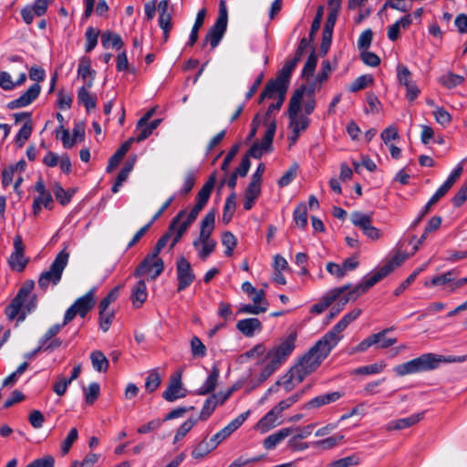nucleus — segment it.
<instances>
[{
	"label": "nucleus",
	"mask_w": 467,
	"mask_h": 467,
	"mask_svg": "<svg viewBox=\"0 0 467 467\" xmlns=\"http://www.w3.org/2000/svg\"><path fill=\"white\" fill-rule=\"evenodd\" d=\"M462 173V164H458L451 172L446 181L438 188L441 194H446L455 182L460 178Z\"/></svg>",
	"instance_id": "obj_48"
},
{
	"label": "nucleus",
	"mask_w": 467,
	"mask_h": 467,
	"mask_svg": "<svg viewBox=\"0 0 467 467\" xmlns=\"http://www.w3.org/2000/svg\"><path fill=\"white\" fill-rule=\"evenodd\" d=\"M454 271L451 270L442 275L433 276L430 280L425 281L424 285L430 286H441L446 285L447 291L449 292L451 283H453Z\"/></svg>",
	"instance_id": "obj_39"
},
{
	"label": "nucleus",
	"mask_w": 467,
	"mask_h": 467,
	"mask_svg": "<svg viewBox=\"0 0 467 467\" xmlns=\"http://www.w3.org/2000/svg\"><path fill=\"white\" fill-rule=\"evenodd\" d=\"M335 348L334 345L330 344L324 337H322L310 349L317 359L321 362L330 354L331 350Z\"/></svg>",
	"instance_id": "obj_33"
},
{
	"label": "nucleus",
	"mask_w": 467,
	"mask_h": 467,
	"mask_svg": "<svg viewBox=\"0 0 467 467\" xmlns=\"http://www.w3.org/2000/svg\"><path fill=\"white\" fill-rule=\"evenodd\" d=\"M222 244L225 246V255L232 256L237 244L235 236L231 232H224L222 235Z\"/></svg>",
	"instance_id": "obj_57"
},
{
	"label": "nucleus",
	"mask_w": 467,
	"mask_h": 467,
	"mask_svg": "<svg viewBox=\"0 0 467 467\" xmlns=\"http://www.w3.org/2000/svg\"><path fill=\"white\" fill-rule=\"evenodd\" d=\"M99 34V31L91 26L87 29V31L85 33V36H86L85 50H86V52H90L95 48V47L98 44Z\"/></svg>",
	"instance_id": "obj_60"
},
{
	"label": "nucleus",
	"mask_w": 467,
	"mask_h": 467,
	"mask_svg": "<svg viewBox=\"0 0 467 467\" xmlns=\"http://www.w3.org/2000/svg\"><path fill=\"white\" fill-rule=\"evenodd\" d=\"M467 361V355L443 356L425 353L393 368L397 377L419 374L437 369L442 363H462Z\"/></svg>",
	"instance_id": "obj_1"
},
{
	"label": "nucleus",
	"mask_w": 467,
	"mask_h": 467,
	"mask_svg": "<svg viewBox=\"0 0 467 467\" xmlns=\"http://www.w3.org/2000/svg\"><path fill=\"white\" fill-rule=\"evenodd\" d=\"M294 221L296 224L304 228L307 224V208L305 203H299L294 211Z\"/></svg>",
	"instance_id": "obj_55"
},
{
	"label": "nucleus",
	"mask_w": 467,
	"mask_h": 467,
	"mask_svg": "<svg viewBox=\"0 0 467 467\" xmlns=\"http://www.w3.org/2000/svg\"><path fill=\"white\" fill-rule=\"evenodd\" d=\"M467 361V355L443 356L425 353L393 368L397 377L419 374L437 369L442 363H462Z\"/></svg>",
	"instance_id": "obj_2"
},
{
	"label": "nucleus",
	"mask_w": 467,
	"mask_h": 467,
	"mask_svg": "<svg viewBox=\"0 0 467 467\" xmlns=\"http://www.w3.org/2000/svg\"><path fill=\"white\" fill-rule=\"evenodd\" d=\"M305 94L304 88H297L289 101L288 117L289 128L296 132L305 131L310 123V119L304 115H299L301 102Z\"/></svg>",
	"instance_id": "obj_9"
},
{
	"label": "nucleus",
	"mask_w": 467,
	"mask_h": 467,
	"mask_svg": "<svg viewBox=\"0 0 467 467\" xmlns=\"http://www.w3.org/2000/svg\"><path fill=\"white\" fill-rule=\"evenodd\" d=\"M41 87L38 83L30 86L19 98L8 102L7 108L15 109L30 105L39 95Z\"/></svg>",
	"instance_id": "obj_19"
},
{
	"label": "nucleus",
	"mask_w": 467,
	"mask_h": 467,
	"mask_svg": "<svg viewBox=\"0 0 467 467\" xmlns=\"http://www.w3.org/2000/svg\"><path fill=\"white\" fill-rule=\"evenodd\" d=\"M351 223L364 233L372 225V214L354 212L351 213Z\"/></svg>",
	"instance_id": "obj_44"
},
{
	"label": "nucleus",
	"mask_w": 467,
	"mask_h": 467,
	"mask_svg": "<svg viewBox=\"0 0 467 467\" xmlns=\"http://www.w3.org/2000/svg\"><path fill=\"white\" fill-rule=\"evenodd\" d=\"M304 394H305V389H302V390L291 395L287 399L281 400L274 408L277 412H279L281 414L284 410H287L293 404L297 402L303 397Z\"/></svg>",
	"instance_id": "obj_53"
},
{
	"label": "nucleus",
	"mask_w": 467,
	"mask_h": 467,
	"mask_svg": "<svg viewBox=\"0 0 467 467\" xmlns=\"http://www.w3.org/2000/svg\"><path fill=\"white\" fill-rule=\"evenodd\" d=\"M443 196L444 194H441V192L439 190H437L435 193L428 201V202L425 204V206L422 208V210L420 212L418 217L411 223V228L416 227L418 223L422 220V218L429 213L431 207Z\"/></svg>",
	"instance_id": "obj_49"
},
{
	"label": "nucleus",
	"mask_w": 467,
	"mask_h": 467,
	"mask_svg": "<svg viewBox=\"0 0 467 467\" xmlns=\"http://www.w3.org/2000/svg\"><path fill=\"white\" fill-rule=\"evenodd\" d=\"M296 334L291 333L281 338L277 344L267 351L265 356V360L267 363L260 373V380H265L286 361L296 348Z\"/></svg>",
	"instance_id": "obj_5"
},
{
	"label": "nucleus",
	"mask_w": 467,
	"mask_h": 467,
	"mask_svg": "<svg viewBox=\"0 0 467 467\" xmlns=\"http://www.w3.org/2000/svg\"><path fill=\"white\" fill-rule=\"evenodd\" d=\"M92 87V79H88V86H82L78 90V101L82 104L88 111L97 107V97L89 92Z\"/></svg>",
	"instance_id": "obj_23"
},
{
	"label": "nucleus",
	"mask_w": 467,
	"mask_h": 467,
	"mask_svg": "<svg viewBox=\"0 0 467 467\" xmlns=\"http://www.w3.org/2000/svg\"><path fill=\"white\" fill-rule=\"evenodd\" d=\"M34 287L35 282L33 280H26L22 285L16 296L5 309L8 320L17 319V321L22 322L28 314L36 308L37 298L33 294Z\"/></svg>",
	"instance_id": "obj_3"
},
{
	"label": "nucleus",
	"mask_w": 467,
	"mask_h": 467,
	"mask_svg": "<svg viewBox=\"0 0 467 467\" xmlns=\"http://www.w3.org/2000/svg\"><path fill=\"white\" fill-rule=\"evenodd\" d=\"M217 446L218 444L213 441V437L209 441L204 439L194 447L192 451V456L195 460H202L217 448Z\"/></svg>",
	"instance_id": "obj_32"
},
{
	"label": "nucleus",
	"mask_w": 467,
	"mask_h": 467,
	"mask_svg": "<svg viewBox=\"0 0 467 467\" xmlns=\"http://www.w3.org/2000/svg\"><path fill=\"white\" fill-rule=\"evenodd\" d=\"M215 183V176H211L208 181L202 185L201 190L196 195V203L192 210L187 213L183 219H180L175 224V228L171 233V243L170 248L172 249L182 239L191 224L196 220L200 212L203 209L209 201Z\"/></svg>",
	"instance_id": "obj_4"
},
{
	"label": "nucleus",
	"mask_w": 467,
	"mask_h": 467,
	"mask_svg": "<svg viewBox=\"0 0 467 467\" xmlns=\"http://www.w3.org/2000/svg\"><path fill=\"white\" fill-rule=\"evenodd\" d=\"M68 258L69 254L65 249L57 254L48 270L41 273L38 278L37 283L40 289L46 291L50 285H57L60 282L63 271L67 265Z\"/></svg>",
	"instance_id": "obj_8"
},
{
	"label": "nucleus",
	"mask_w": 467,
	"mask_h": 467,
	"mask_svg": "<svg viewBox=\"0 0 467 467\" xmlns=\"http://www.w3.org/2000/svg\"><path fill=\"white\" fill-rule=\"evenodd\" d=\"M343 439H344V435L337 434V435L327 437V438H325L322 440L316 441L312 442L311 445L314 448L327 451V450L333 449L337 444H339Z\"/></svg>",
	"instance_id": "obj_45"
},
{
	"label": "nucleus",
	"mask_w": 467,
	"mask_h": 467,
	"mask_svg": "<svg viewBox=\"0 0 467 467\" xmlns=\"http://www.w3.org/2000/svg\"><path fill=\"white\" fill-rule=\"evenodd\" d=\"M386 364L384 362L373 363L367 366H362L354 369L353 374L356 375H371L379 374L384 370Z\"/></svg>",
	"instance_id": "obj_51"
},
{
	"label": "nucleus",
	"mask_w": 467,
	"mask_h": 467,
	"mask_svg": "<svg viewBox=\"0 0 467 467\" xmlns=\"http://www.w3.org/2000/svg\"><path fill=\"white\" fill-rule=\"evenodd\" d=\"M276 130V123L275 120H272L264 134L263 140L260 145L265 149V150H272V143L274 140V136Z\"/></svg>",
	"instance_id": "obj_54"
},
{
	"label": "nucleus",
	"mask_w": 467,
	"mask_h": 467,
	"mask_svg": "<svg viewBox=\"0 0 467 467\" xmlns=\"http://www.w3.org/2000/svg\"><path fill=\"white\" fill-rule=\"evenodd\" d=\"M184 395L180 379H174L162 393L163 399L167 401H174Z\"/></svg>",
	"instance_id": "obj_40"
},
{
	"label": "nucleus",
	"mask_w": 467,
	"mask_h": 467,
	"mask_svg": "<svg viewBox=\"0 0 467 467\" xmlns=\"http://www.w3.org/2000/svg\"><path fill=\"white\" fill-rule=\"evenodd\" d=\"M344 393L341 391H333L329 393H324L321 395H318L310 400H308L305 405L304 409L310 410V409H318L322 406L329 405L331 403H334L337 401L339 399L343 397Z\"/></svg>",
	"instance_id": "obj_21"
},
{
	"label": "nucleus",
	"mask_w": 467,
	"mask_h": 467,
	"mask_svg": "<svg viewBox=\"0 0 467 467\" xmlns=\"http://www.w3.org/2000/svg\"><path fill=\"white\" fill-rule=\"evenodd\" d=\"M228 13L225 0H221L219 5V14L214 25L208 30L202 47L210 44L212 49L215 48L221 42L227 27Z\"/></svg>",
	"instance_id": "obj_10"
},
{
	"label": "nucleus",
	"mask_w": 467,
	"mask_h": 467,
	"mask_svg": "<svg viewBox=\"0 0 467 467\" xmlns=\"http://www.w3.org/2000/svg\"><path fill=\"white\" fill-rule=\"evenodd\" d=\"M261 193V187L254 185V183H249L244 192V208L249 211L254 206L256 199Z\"/></svg>",
	"instance_id": "obj_41"
},
{
	"label": "nucleus",
	"mask_w": 467,
	"mask_h": 467,
	"mask_svg": "<svg viewBox=\"0 0 467 467\" xmlns=\"http://www.w3.org/2000/svg\"><path fill=\"white\" fill-rule=\"evenodd\" d=\"M335 348L334 345L330 344L324 337H322L310 349L317 359L321 362L330 354L331 350Z\"/></svg>",
	"instance_id": "obj_34"
},
{
	"label": "nucleus",
	"mask_w": 467,
	"mask_h": 467,
	"mask_svg": "<svg viewBox=\"0 0 467 467\" xmlns=\"http://www.w3.org/2000/svg\"><path fill=\"white\" fill-rule=\"evenodd\" d=\"M216 211L210 210L202 218L199 236L193 240L192 245L198 256L205 261L215 250L217 242L211 237L215 226Z\"/></svg>",
	"instance_id": "obj_6"
},
{
	"label": "nucleus",
	"mask_w": 467,
	"mask_h": 467,
	"mask_svg": "<svg viewBox=\"0 0 467 467\" xmlns=\"http://www.w3.org/2000/svg\"><path fill=\"white\" fill-rule=\"evenodd\" d=\"M191 352L193 358H203L207 354V349L205 345L201 341V339L194 336L192 337L191 342Z\"/></svg>",
	"instance_id": "obj_56"
},
{
	"label": "nucleus",
	"mask_w": 467,
	"mask_h": 467,
	"mask_svg": "<svg viewBox=\"0 0 467 467\" xmlns=\"http://www.w3.org/2000/svg\"><path fill=\"white\" fill-rule=\"evenodd\" d=\"M322 362L309 350L299 359L285 376L284 389L289 392L294 388V382L301 383L304 379L315 371Z\"/></svg>",
	"instance_id": "obj_7"
},
{
	"label": "nucleus",
	"mask_w": 467,
	"mask_h": 467,
	"mask_svg": "<svg viewBox=\"0 0 467 467\" xmlns=\"http://www.w3.org/2000/svg\"><path fill=\"white\" fill-rule=\"evenodd\" d=\"M33 126L31 121H26L16 134V140L19 147H22L29 139L32 133Z\"/></svg>",
	"instance_id": "obj_59"
},
{
	"label": "nucleus",
	"mask_w": 467,
	"mask_h": 467,
	"mask_svg": "<svg viewBox=\"0 0 467 467\" xmlns=\"http://www.w3.org/2000/svg\"><path fill=\"white\" fill-rule=\"evenodd\" d=\"M361 458L359 454L353 453L347 457L333 461L330 462L329 467H351L359 464Z\"/></svg>",
	"instance_id": "obj_52"
},
{
	"label": "nucleus",
	"mask_w": 467,
	"mask_h": 467,
	"mask_svg": "<svg viewBox=\"0 0 467 467\" xmlns=\"http://www.w3.org/2000/svg\"><path fill=\"white\" fill-rule=\"evenodd\" d=\"M230 394H231V391H229L226 394L220 393L218 395L220 397V400H218L217 395H212L211 397H209L204 401L202 411L200 413V419L202 420H207L212 415V413L214 411L217 405L219 403L223 404L229 398Z\"/></svg>",
	"instance_id": "obj_24"
},
{
	"label": "nucleus",
	"mask_w": 467,
	"mask_h": 467,
	"mask_svg": "<svg viewBox=\"0 0 467 467\" xmlns=\"http://www.w3.org/2000/svg\"><path fill=\"white\" fill-rule=\"evenodd\" d=\"M90 360L93 368L98 372H106L109 363L106 356L100 350L92 351Z\"/></svg>",
	"instance_id": "obj_43"
},
{
	"label": "nucleus",
	"mask_w": 467,
	"mask_h": 467,
	"mask_svg": "<svg viewBox=\"0 0 467 467\" xmlns=\"http://www.w3.org/2000/svg\"><path fill=\"white\" fill-rule=\"evenodd\" d=\"M349 286L350 284H348L340 287L330 289L322 296L319 303L312 306L311 312L315 314L323 313L332 303L337 300Z\"/></svg>",
	"instance_id": "obj_17"
},
{
	"label": "nucleus",
	"mask_w": 467,
	"mask_h": 467,
	"mask_svg": "<svg viewBox=\"0 0 467 467\" xmlns=\"http://www.w3.org/2000/svg\"><path fill=\"white\" fill-rule=\"evenodd\" d=\"M397 78L399 83L406 88V99L413 101L420 93V89L412 80V74L410 69L403 64L397 66Z\"/></svg>",
	"instance_id": "obj_14"
},
{
	"label": "nucleus",
	"mask_w": 467,
	"mask_h": 467,
	"mask_svg": "<svg viewBox=\"0 0 467 467\" xmlns=\"http://www.w3.org/2000/svg\"><path fill=\"white\" fill-rule=\"evenodd\" d=\"M412 23L411 15L402 16L400 19L396 21L393 25L389 27L388 37L391 41H395L400 37V31L401 28L407 29Z\"/></svg>",
	"instance_id": "obj_36"
},
{
	"label": "nucleus",
	"mask_w": 467,
	"mask_h": 467,
	"mask_svg": "<svg viewBox=\"0 0 467 467\" xmlns=\"http://www.w3.org/2000/svg\"><path fill=\"white\" fill-rule=\"evenodd\" d=\"M94 291H95V288H92L87 294H85L83 296L78 298L73 303V306L77 309V311L78 312V315L81 317H84L88 314V312L93 307V306L95 304Z\"/></svg>",
	"instance_id": "obj_27"
},
{
	"label": "nucleus",
	"mask_w": 467,
	"mask_h": 467,
	"mask_svg": "<svg viewBox=\"0 0 467 467\" xmlns=\"http://www.w3.org/2000/svg\"><path fill=\"white\" fill-rule=\"evenodd\" d=\"M293 433V428H283L276 432L269 435L264 441V447L266 450L275 449L280 442Z\"/></svg>",
	"instance_id": "obj_29"
},
{
	"label": "nucleus",
	"mask_w": 467,
	"mask_h": 467,
	"mask_svg": "<svg viewBox=\"0 0 467 467\" xmlns=\"http://www.w3.org/2000/svg\"><path fill=\"white\" fill-rule=\"evenodd\" d=\"M78 76L83 80V86H88V79H92V82L94 81L95 71L90 67L89 57H83L80 58L78 68Z\"/></svg>",
	"instance_id": "obj_37"
},
{
	"label": "nucleus",
	"mask_w": 467,
	"mask_h": 467,
	"mask_svg": "<svg viewBox=\"0 0 467 467\" xmlns=\"http://www.w3.org/2000/svg\"><path fill=\"white\" fill-rule=\"evenodd\" d=\"M464 77L449 71L438 78V82L445 88H454L464 82Z\"/></svg>",
	"instance_id": "obj_38"
},
{
	"label": "nucleus",
	"mask_w": 467,
	"mask_h": 467,
	"mask_svg": "<svg viewBox=\"0 0 467 467\" xmlns=\"http://www.w3.org/2000/svg\"><path fill=\"white\" fill-rule=\"evenodd\" d=\"M176 275L178 280V292L185 290L195 280V275L192 265L184 256H180L176 262Z\"/></svg>",
	"instance_id": "obj_13"
},
{
	"label": "nucleus",
	"mask_w": 467,
	"mask_h": 467,
	"mask_svg": "<svg viewBox=\"0 0 467 467\" xmlns=\"http://www.w3.org/2000/svg\"><path fill=\"white\" fill-rule=\"evenodd\" d=\"M24 251L22 237L17 234L14 237V251L8 259V264L13 270L22 272L27 265L28 259L25 257Z\"/></svg>",
	"instance_id": "obj_16"
},
{
	"label": "nucleus",
	"mask_w": 467,
	"mask_h": 467,
	"mask_svg": "<svg viewBox=\"0 0 467 467\" xmlns=\"http://www.w3.org/2000/svg\"><path fill=\"white\" fill-rule=\"evenodd\" d=\"M162 248L156 244L152 253L148 254L138 265L134 272V276H143L144 273L147 272L146 269H148V265L150 263V260H156V263H154L155 272L152 275V279H156L163 272L164 269V262L161 258L159 257V254Z\"/></svg>",
	"instance_id": "obj_15"
},
{
	"label": "nucleus",
	"mask_w": 467,
	"mask_h": 467,
	"mask_svg": "<svg viewBox=\"0 0 467 467\" xmlns=\"http://www.w3.org/2000/svg\"><path fill=\"white\" fill-rule=\"evenodd\" d=\"M373 77L371 75H362L357 78L350 85L349 91L357 92L373 83Z\"/></svg>",
	"instance_id": "obj_58"
},
{
	"label": "nucleus",
	"mask_w": 467,
	"mask_h": 467,
	"mask_svg": "<svg viewBox=\"0 0 467 467\" xmlns=\"http://www.w3.org/2000/svg\"><path fill=\"white\" fill-rule=\"evenodd\" d=\"M52 191L56 199L60 202V204L67 205V203L70 202L71 198L73 196V192H70L68 191H66L58 182L54 183Z\"/></svg>",
	"instance_id": "obj_50"
},
{
	"label": "nucleus",
	"mask_w": 467,
	"mask_h": 467,
	"mask_svg": "<svg viewBox=\"0 0 467 467\" xmlns=\"http://www.w3.org/2000/svg\"><path fill=\"white\" fill-rule=\"evenodd\" d=\"M262 327L261 321L255 317L241 319L236 324V328L248 337H253L255 332H260Z\"/></svg>",
	"instance_id": "obj_25"
},
{
	"label": "nucleus",
	"mask_w": 467,
	"mask_h": 467,
	"mask_svg": "<svg viewBox=\"0 0 467 467\" xmlns=\"http://www.w3.org/2000/svg\"><path fill=\"white\" fill-rule=\"evenodd\" d=\"M344 330L339 327L338 323H337L328 332H327L323 337L330 342V344L335 347L338 344V342L342 339V332Z\"/></svg>",
	"instance_id": "obj_61"
},
{
	"label": "nucleus",
	"mask_w": 467,
	"mask_h": 467,
	"mask_svg": "<svg viewBox=\"0 0 467 467\" xmlns=\"http://www.w3.org/2000/svg\"><path fill=\"white\" fill-rule=\"evenodd\" d=\"M280 415L275 408L269 410L255 425L254 429L261 433H265L272 428L275 427Z\"/></svg>",
	"instance_id": "obj_28"
},
{
	"label": "nucleus",
	"mask_w": 467,
	"mask_h": 467,
	"mask_svg": "<svg viewBox=\"0 0 467 467\" xmlns=\"http://www.w3.org/2000/svg\"><path fill=\"white\" fill-rule=\"evenodd\" d=\"M113 311L99 308V327L103 332H107L112 323Z\"/></svg>",
	"instance_id": "obj_62"
},
{
	"label": "nucleus",
	"mask_w": 467,
	"mask_h": 467,
	"mask_svg": "<svg viewBox=\"0 0 467 467\" xmlns=\"http://www.w3.org/2000/svg\"><path fill=\"white\" fill-rule=\"evenodd\" d=\"M267 89H268V85L266 84L264 91L261 93V95L259 97V103H261L265 99H271L276 100L275 103H272L268 107L266 116H270V114L274 110H279L280 108L282 107V105L285 101L286 90H281L279 88L276 89L275 88H271L269 91H267Z\"/></svg>",
	"instance_id": "obj_20"
},
{
	"label": "nucleus",
	"mask_w": 467,
	"mask_h": 467,
	"mask_svg": "<svg viewBox=\"0 0 467 467\" xmlns=\"http://www.w3.org/2000/svg\"><path fill=\"white\" fill-rule=\"evenodd\" d=\"M219 376H220V372H219L218 368L213 367L212 368L210 374L208 375L207 379H205V381L198 389L197 394L203 396V395H207V394L213 392L217 386Z\"/></svg>",
	"instance_id": "obj_35"
},
{
	"label": "nucleus",
	"mask_w": 467,
	"mask_h": 467,
	"mask_svg": "<svg viewBox=\"0 0 467 467\" xmlns=\"http://www.w3.org/2000/svg\"><path fill=\"white\" fill-rule=\"evenodd\" d=\"M300 59L301 55L296 54L293 59L285 61V65L283 66L275 79L271 80L267 83V91H269L273 88L287 91L289 79L291 78L292 72L294 71L295 67H296Z\"/></svg>",
	"instance_id": "obj_12"
},
{
	"label": "nucleus",
	"mask_w": 467,
	"mask_h": 467,
	"mask_svg": "<svg viewBox=\"0 0 467 467\" xmlns=\"http://www.w3.org/2000/svg\"><path fill=\"white\" fill-rule=\"evenodd\" d=\"M378 283L377 279L371 275V273L366 275L362 281L356 285H350L349 288L347 289L337 300L340 301L342 306H345L348 302L357 300L360 296L365 294L368 289L374 286Z\"/></svg>",
	"instance_id": "obj_11"
},
{
	"label": "nucleus",
	"mask_w": 467,
	"mask_h": 467,
	"mask_svg": "<svg viewBox=\"0 0 467 467\" xmlns=\"http://www.w3.org/2000/svg\"><path fill=\"white\" fill-rule=\"evenodd\" d=\"M249 414L250 411L247 410L238 415L235 419L230 421L224 428H223L221 431H219L213 436V441H215L216 443L219 445L223 441L228 439L236 430H238L243 425V423L248 418Z\"/></svg>",
	"instance_id": "obj_18"
},
{
	"label": "nucleus",
	"mask_w": 467,
	"mask_h": 467,
	"mask_svg": "<svg viewBox=\"0 0 467 467\" xmlns=\"http://www.w3.org/2000/svg\"><path fill=\"white\" fill-rule=\"evenodd\" d=\"M424 417V412H419L413 415H410L407 418L398 419L394 420H390L386 424L385 429L388 431H400L410 426L415 425L419 421H420Z\"/></svg>",
	"instance_id": "obj_22"
},
{
	"label": "nucleus",
	"mask_w": 467,
	"mask_h": 467,
	"mask_svg": "<svg viewBox=\"0 0 467 467\" xmlns=\"http://www.w3.org/2000/svg\"><path fill=\"white\" fill-rule=\"evenodd\" d=\"M435 120L443 127H447L451 122V114L442 107H438L433 111Z\"/></svg>",
	"instance_id": "obj_63"
},
{
	"label": "nucleus",
	"mask_w": 467,
	"mask_h": 467,
	"mask_svg": "<svg viewBox=\"0 0 467 467\" xmlns=\"http://www.w3.org/2000/svg\"><path fill=\"white\" fill-rule=\"evenodd\" d=\"M405 260V256L401 254L394 255L381 268L371 273V275L379 282L381 279L389 275L394 269L399 267Z\"/></svg>",
	"instance_id": "obj_26"
},
{
	"label": "nucleus",
	"mask_w": 467,
	"mask_h": 467,
	"mask_svg": "<svg viewBox=\"0 0 467 467\" xmlns=\"http://www.w3.org/2000/svg\"><path fill=\"white\" fill-rule=\"evenodd\" d=\"M101 43L105 48L112 47L120 49L123 47V41L119 34L112 32H105L101 36Z\"/></svg>",
	"instance_id": "obj_47"
},
{
	"label": "nucleus",
	"mask_w": 467,
	"mask_h": 467,
	"mask_svg": "<svg viewBox=\"0 0 467 467\" xmlns=\"http://www.w3.org/2000/svg\"><path fill=\"white\" fill-rule=\"evenodd\" d=\"M161 121V120L160 119H158L152 120L150 123L146 122L145 124H143L140 127H138V125H137L136 126L137 135L135 138H133L134 141L140 142V141L146 140L148 137H150V135L152 133V131L155 129H157V127L160 125Z\"/></svg>",
	"instance_id": "obj_42"
},
{
	"label": "nucleus",
	"mask_w": 467,
	"mask_h": 467,
	"mask_svg": "<svg viewBox=\"0 0 467 467\" xmlns=\"http://www.w3.org/2000/svg\"><path fill=\"white\" fill-rule=\"evenodd\" d=\"M148 297L147 285L143 280H140L131 289L130 299L134 307L139 308Z\"/></svg>",
	"instance_id": "obj_30"
},
{
	"label": "nucleus",
	"mask_w": 467,
	"mask_h": 467,
	"mask_svg": "<svg viewBox=\"0 0 467 467\" xmlns=\"http://www.w3.org/2000/svg\"><path fill=\"white\" fill-rule=\"evenodd\" d=\"M134 142L133 138H130L128 140H126L117 150L116 152L110 157L109 161V164L107 166V171L110 172L115 169L120 161L124 158L126 153L130 150L131 144Z\"/></svg>",
	"instance_id": "obj_31"
},
{
	"label": "nucleus",
	"mask_w": 467,
	"mask_h": 467,
	"mask_svg": "<svg viewBox=\"0 0 467 467\" xmlns=\"http://www.w3.org/2000/svg\"><path fill=\"white\" fill-rule=\"evenodd\" d=\"M185 216H186V209L180 211L177 213V215L172 219L168 231L158 240L156 244L163 249L171 237V233H172L173 229L175 228L176 223H178L180 221V219H183Z\"/></svg>",
	"instance_id": "obj_46"
},
{
	"label": "nucleus",
	"mask_w": 467,
	"mask_h": 467,
	"mask_svg": "<svg viewBox=\"0 0 467 467\" xmlns=\"http://www.w3.org/2000/svg\"><path fill=\"white\" fill-rule=\"evenodd\" d=\"M161 384V377L160 374L153 370L149 373L146 381H145V389L148 392H153L156 390Z\"/></svg>",
	"instance_id": "obj_64"
}]
</instances>
